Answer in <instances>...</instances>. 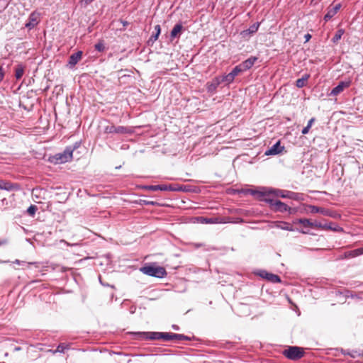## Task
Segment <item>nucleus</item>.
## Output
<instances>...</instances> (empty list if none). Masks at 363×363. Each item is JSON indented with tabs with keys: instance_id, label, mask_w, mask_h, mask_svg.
Returning <instances> with one entry per match:
<instances>
[{
	"instance_id": "35",
	"label": "nucleus",
	"mask_w": 363,
	"mask_h": 363,
	"mask_svg": "<svg viewBox=\"0 0 363 363\" xmlns=\"http://www.w3.org/2000/svg\"><path fill=\"white\" fill-rule=\"evenodd\" d=\"M94 48L96 50L99 52H104L105 50V45L102 40H100L94 45Z\"/></svg>"
},
{
	"instance_id": "7",
	"label": "nucleus",
	"mask_w": 363,
	"mask_h": 363,
	"mask_svg": "<svg viewBox=\"0 0 363 363\" xmlns=\"http://www.w3.org/2000/svg\"><path fill=\"white\" fill-rule=\"evenodd\" d=\"M135 340H161V332H130L129 333Z\"/></svg>"
},
{
	"instance_id": "57",
	"label": "nucleus",
	"mask_w": 363,
	"mask_h": 363,
	"mask_svg": "<svg viewBox=\"0 0 363 363\" xmlns=\"http://www.w3.org/2000/svg\"><path fill=\"white\" fill-rule=\"evenodd\" d=\"M14 350H16V351L20 350V347H15Z\"/></svg>"
},
{
	"instance_id": "36",
	"label": "nucleus",
	"mask_w": 363,
	"mask_h": 363,
	"mask_svg": "<svg viewBox=\"0 0 363 363\" xmlns=\"http://www.w3.org/2000/svg\"><path fill=\"white\" fill-rule=\"evenodd\" d=\"M359 255H361V253L360 252L357 251V249L345 253L346 257H354Z\"/></svg>"
},
{
	"instance_id": "16",
	"label": "nucleus",
	"mask_w": 363,
	"mask_h": 363,
	"mask_svg": "<svg viewBox=\"0 0 363 363\" xmlns=\"http://www.w3.org/2000/svg\"><path fill=\"white\" fill-rule=\"evenodd\" d=\"M259 26H260V23L256 22V23H253L252 25H251L249 27V28L242 30L240 33V34L243 38L250 36L251 35L255 33L258 30Z\"/></svg>"
},
{
	"instance_id": "10",
	"label": "nucleus",
	"mask_w": 363,
	"mask_h": 363,
	"mask_svg": "<svg viewBox=\"0 0 363 363\" xmlns=\"http://www.w3.org/2000/svg\"><path fill=\"white\" fill-rule=\"evenodd\" d=\"M40 14L37 11L32 12L28 18V21L26 23L25 26L28 30L33 29L39 23Z\"/></svg>"
},
{
	"instance_id": "5",
	"label": "nucleus",
	"mask_w": 363,
	"mask_h": 363,
	"mask_svg": "<svg viewBox=\"0 0 363 363\" xmlns=\"http://www.w3.org/2000/svg\"><path fill=\"white\" fill-rule=\"evenodd\" d=\"M74 148L66 147L62 152H59L49 159L50 162L55 164H63L71 161L72 159Z\"/></svg>"
},
{
	"instance_id": "12",
	"label": "nucleus",
	"mask_w": 363,
	"mask_h": 363,
	"mask_svg": "<svg viewBox=\"0 0 363 363\" xmlns=\"http://www.w3.org/2000/svg\"><path fill=\"white\" fill-rule=\"evenodd\" d=\"M351 84V82L348 81H341L338 83V84L335 86L329 94V96H335L340 94L345 88H348Z\"/></svg>"
},
{
	"instance_id": "9",
	"label": "nucleus",
	"mask_w": 363,
	"mask_h": 363,
	"mask_svg": "<svg viewBox=\"0 0 363 363\" xmlns=\"http://www.w3.org/2000/svg\"><path fill=\"white\" fill-rule=\"evenodd\" d=\"M257 274L260 277H262L272 283H280L281 281V279L279 276L272 274V273H270V272H268L266 270H259V272L257 273Z\"/></svg>"
},
{
	"instance_id": "2",
	"label": "nucleus",
	"mask_w": 363,
	"mask_h": 363,
	"mask_svg": "<svg viewBox=\"0 0 363 363\" xmlns=\"http://www.w3.org/2000/svg\"><path fill=\"white\" fill-rule=\"evenodd\" d=\"M259 201H264L267 203L270 209L274 212L285 213L288 212L289 214H293L296 212L295 208L289 206L285 203L280 200L263 197V199H259Z\"/></svg>"
},
{
	"instance_id": "55",
	"label": "nucleus",
	"mask_w": 363,
	"mask_h": 363,
	"mask_svg": "<svg viewBox=\"0 0 363 363\" xmlns=\"http://www.w3.org/2000/svg\"><path fill=\"white\" fill-rule=\"evenodd\" d=\"M32 264L37 265L38 263L37 262H28V265H32Z\"/></svg>"
},
{
	"instance_id": "56",
	"label": "nucleus",
	"mask_w": 363,
	"mask_h": 363,
	"mask_svg": "<svg viewBox=\"0 0 363 363\" xmlns=\"http://www.w3.org/2000/svg\"><path fill=\"white\" fill-rule=\"evenodd\" d=\"M298 230V232H300V233H303V234L307 233V232H306V231H304V230Z\"/></svg>"
},
{
	"instance_id": "42",
	"label": "nucleus",
	"mask_w": 363,
	"mask_h": 363,
	"mask_svg": "<svg viewBox=\"0 0 363 363\" xmlns=\"http://www.w3.org/2000/svg\"><path fill=\"white\" fill-rule=\"evenodd\" d=\"M340 8H341V4H337L333 8H330V9L335 14H336L337 13V11L340 9Z\"/></svg>"
},
{
	"instance_id": "14",
	"label": "nucleus",
	"mask_w": 363,
	"mask_h": 363,
	"mask_svg": "<svg viewBox=\"0 0 363 363\" xmlns=\"http://www.w3.org/2000/svg\"><path fill=\"white\" fill-rule=\"evenodd\" d=\"M82 55L83 52L81 50L72 54L69 57L67 66L69 68H73L82 59Z\"/></svg>"
},
{
	"instance_id": "25",
	"label": "nucleus",
	"mask_w": 363,
	"mask_h": 363,
	"mask_svg": "<svg viewBox=\"0 0 363 363\" xmlns=\"http://www.w3.org/2000/svg\"><path fill=\"white\" fill-rule=\"evenodd\" d=\"M155 34L152 35L151 37L149 39V42L150 41H152V43H154L155 41H156L160 33H161V28H160V25H156L155 26Z\"/></svg>"
},
{
	"instance_id": "50",
	"label": "nucleus",
	"mask_w": 363,
	"mask_h": 363,
	"mask_svg": "<svg viewBox=\"0 0 363 363\" xmlns=\"http://www.w3.org/2000/svg\"><path fill=\"white\" fill-rule=\"evenodd\" d=\"M14 263H16V264H19V265H20V264H24V263H26V262H25L24 261H21V260H19V259H16V260L14 261Z\"/></svg>"
},
{
	"instance_id": "45",
	"label": "nucleus",
	"mask_w": 363,
	"mask_h": 363,
	"mask_svg": "<svg viewBox=\"0 0 363 363\" xmlns=\"http://www.w3.org/2000/svg\"><path fill=\"white\" fill-rule=\"evenodd\" d=\"M309 130H310V128H309L308 127L306 126V127H304V128L302 129V130H301V133H302L303 135H306V134H308V133Z\"/></svg>"
},
{
	"instance_id": "34",
	"label": "nucleus",
	"mask_w": 363,
	"mask_h": 363,
	"mask_svg": "<svg viewBox=\"0 0 363 363\" xmlns=\"http://www.w3.org/2000/svg\"><path fill=\"white\" fill-rule=\"evenodd\" d=\"M335 14L331 11L330 7L328 9L327 13L324 16V21L328 22L330 21Z\"/></svg>"
},
{
	"instance_id": "15",
	"label": "nucleus",
	"mask_w": 363,
	"mask_h": 363,
	"mask_svg": "<svg viewBox=\"0 0 363 363\" xmlns=\"http://www.w3.org/2000/svg\"><path fill=\"white\" fill-rule=\"evenodd\" d=\"M221 84L219 77H216L206 84V90L208 93L213 94L216 92L218 86Z\"/></svg>"
},
{
	"instance_id": "37",
	"label": "nucleus",
	"mask_w": 363,
	"mask_h": 363,
	"mask_svg": "<svg viewBox=\"0 0 363 363\" xmlns=\"http://www.w3.org/2000/svg\"><path fill=\"white\" fill-rule=\"evenodd\" d=\"M38 210V208L35 205H30L28 209H27V213L31 216H33L35 213V212L37 211Z\"/></svg>"
},
{
	"instance_id": "48",
	"label": "nucleus",
	"mask_w": 363,
	"mask_h": 363,
	"mask_svg": "<svg viewBox=\"0 0 363 363\" xmlns=\"http://www.w3.org/2000/svg\"><path fill=\"white\" fill-rule=\"evenodd\" d=\"M80 144L81 143L79 142H77L74 144L73 146H69V147L71 148H74V150L75 149H77L80 146Z\"/></svg>"
},
{
	"instance_id": "30",
	"label": "nucleus",
	"mask_w": 363,
	"mask_h": 363,
	"mask_svg": "<svg viewBox=\"0 0 363 363\" xmlns=\"http://www.w3.org/2000/svg\"><path fill=\"white\" fill-rule=\"evenodd\" d=\"M344 30L343 29H339L336 31L335 35L333 36V38H332V41L335 43H337V41H339L341 38H342V35L344 34Z\"/></svg>"
},
{
	"instance_id": "43",
	"label": "nucleus",
	"mask_w": 363,
	"mask_h": 363,
	"mask_svg": "<svg viewBox=\"0 0 363 363\" xmlns=\"http://www.w3.org/2000/svg\"><path fill=\"white\" fill-rule=\"evenodd\" d=\"M4 69L2 66L0 67V82L4 79Z\"/></svg>"
},
{
	"instance_id": "54",
	"label": "nucleus",
	"mask_w": 363,
	"mask_h": 363,
	"mask_svg": "<svg viewBox=\"0 0 363 363\" xmlns=\"http://www.w3.org/2000/svg\"><path fill=\"white\" fill-rule=\"evenodd\" d=\"M6 243V240H4L0 241V246Z\"/></svg>"
},
{
	"instance_id": "28",
	"label": "nucleus",
	"mask_w": 363,
	"mask_h": 363,
	"mask_svg": "<svg viewBox=\"0 0 363 363\" xmlns=\"http://www.w3.org/2000/svg\"><path fill=\"white\" fill-rule=\"evenodd\" d=\"M342 353L345 355H348L352 358H355L357 357L362 356L363 354L359 353L357 350H342Z\"/></svg>"
},
{
	"instance_id": "49",
	"label": "nucleus",
	"mask_w": 363,
	"mask_h": 363,
	"mask_svg": "<svg viewBox=\"0 0 363 363\" xmlns=\"http://www.w3.org/2000/svg\"><path fill=\"white\" fill-rule=\"evenodd\" d=\"M206 223H213L212 218H203Z\"/></svg>"
},
{
	"instance_id": "44",
	"label": "nucleus",
	"mask_w": 363,
	"mask_h": 363,
	"mask_svg": "<svg viewBox=\"0 0 363 363\" xmlns=\"http://www.w3.org/2000/svg\"><path fill=\"white\" fill-rule=\"evenodd\" d=\"M311 38H312V36L310 33L305 34L304 35L305 43L308 42L311 39Z\"/></svg>"
},
{
	"instance_id": "53",
	"label": "nucleus",
	"mask_w": 363,
	"mask_h": 363,
	"mask_svg": "<svg viewBox=\"0 0 363 363\" xmlns=\"http://www.w3.org/2000/svg\"><path fill=\"white\" fill-rule=\"evenodd\" d=\"M357 251L360 252L361 255H363V247L357 249Z\"/></svg>"
},
{
	"instance_id": "26",
	"label": "nucleus",
	"mask_w": 363,
	"mask_h": 363,
	"mask_svg": "<svg viewBox=\"0 0 363 363\" xmlns=\"http://www.w3.org/2000/svg\"><path fill=\"white\" fill-rule=\"evenodd\" d=\"M323 229L332 230H333L335 232H339V231H342V228L341 227H340L337 225H335L333 223H330L328 224V223L324 224Z\"/></svg>"
},
{
	"instance_id": "3",
	"label": "nucleus",
	"mask_w": 363,
	"mask_h": 363,
	"mask_svg": "<svg viewBox=\"0 0 363 363\" xmlns=\"http://www.w3.org/2000/svg\"><path fill=\"white\" fill-rule=\"evenodd\" d=\"M144 274L156 278H164L167 273L163 267L157 266L155 264L145 265L140 269Z\"/></svg>"
},
{
	"instance_id": "38",
	"label": "nucleus",
	"mask_w": 363,
	"mask_h": 363,
	"mask_svg": "<svg viewBox=\"0 0 363 363\" xmlns=\"http://www.w3.org/2000/svg\"><path fill=\"white\" fill-rule=\"evenodd\" d=\"M140 203L147 206H155L157 204V202L153 201L140 200Z\"/></svg>"
},
{
	"instance_id": "47",
	"label": "nucleus",
	"mask_w": 363,
	"mask_h": 363,
	"mask_svg": "<svg viewBox=\"0 0 363 363\" xmlns=\"http://www.w3.org/2000/svg\"><path fill=\"white\" fill-rule=\"evenodd\" d=\"M314 121H315V118H311L308 121V124H307L306 126L308 127L309 128H311Z\"/></svg>"
},
{
	"instance_id": "52",
	"label": "nucleus",
	"mask_w": 363,
	"mask_h": 363,
	"mask_svg": "<svg viewBox=\"0 0 363 363\" xmlns=\"http://www.w3.org/2000/svg\"><path fill=\"white\" fill-rule=\"evenodd\" d=\"M121 23H123V26H127L129 24L126 21H121Z\"/></svg>"
},
{
	"instance_id": "41",
	"label": "nucleus",
	"mask_w": 363,
	"mask_h": 363,
	"mask_svg": "<svg viewBox=\"0 0 363 363\" xmlns=\"http://www.w3.org/2000/svg\"><path fill=\"white\" fill-rule=\"evenodd\" d=\"M340 8H341V4H337L333 8H330V9L335 14H336L337 13V11L340 9Z\"/></svg>"
},
{
	"instance_id": "46",
	"label": "nucleus",
	"mask_w": 363,
	"mask_h": 363,
	"mask_svg": "<svg viewBox=\"0 0 363 363\" xmlns=\"http://www.w3.org/2000/svg\"><path fill=\"white\" fill-rule=\"evenodd\" d=\"M94 0H82L81 3L84 4L85 6L89 5Z\"/></svg>"
},
{
	"instance_id": "21",
	"label": "nucleus",
	"mask_w": 363,
	"mask_h": 363,
	"mask_svg": "<svg viewBox=\"0 0 363 363\" xmlns=\"http://www.w3.org/2000/svg\"><path fill=\"white\" fill-rule=\"evenodd\" d=\"M345 296L347 298L356 299L357 301H363V292H360L359 294H353L350 291H347Z\"/></svg>"
},
{
	"instance_id": "1",
	"label": "nucleus",
	"mask_w": 363,
	"mask_h": 363,
	"mask_svg": "<svg viewBox=\"0 0 363 363\" xmlns=\"http://www.w3.org/2000/svg\"><path fill=\"white\" fill-rule=\"evenodd\" d=\"M243 192L246 194H250L257 199H263V197L272 194L277 197L289 199L294 201H301L304 200V194L302 193L279 189L263 188L262 190L247 189Z\"/></svg>"
},
{
	"instance_id": "6",
	"label": "nucleus",
	"mask_w": 363,
	"mask_h": 363,
	"mask_svg": "<svg viewBox=\"0 0 363 363\" xmlns=\"http://www.w3.org/2000/svg\"><path fill=\"white\" fill-rule=\"evenodd\" d=\"M282 354L291 360H298L303 357V349L297 346H289L285 349Z\"/></svg>"
},
{
	"instance_id": "24",
	"label": "nucleus",
	"mask_w": 363,
	"mask_h": 363,
	"mask_svg": "<svg viewBox=\"0 0 363 363\" xmlns=\"http://www.w3.org/2000/svg\"><path fill=\"white\" fill-rule=\"evenodd\" d=\"M218 77L221 81V83L225 82L228 84L232 83L235 79L233 76H232L230 72L227 74H224V75L218 76Z\"/></svg>"
},
{
	"instance_id": "22",
	"label": "nucleus",
	"mask_w": 363,
	"mask_h": 363,
	"mask_svg": "<svg viewBox=\"0 0 363 363\" xmlns=\"http://www.w3.org/2000/svg\"><path fill=\"white\" fill-rule=\"evenodd\" d=\"M309 77V74H305L301 78L298 79L296 81V86L298 88H303V86H306V81L308 79Z\"/></svg>"
},
{
	"instance_id": "18",
	"label": "nucleus",
	"mask_w": 363,
	"mask_h": 363,
	"mask_svg": "<svg viewBox=\"0 0 363 363\" xmlns=\"http://www.w3.org/2000/svg\"><path fill=\"white\" fill-rule=\"evenodd\" d=\"M183 30V26L181 23H177L172 28L170 33L171 40L179 37V33Z\"/></svg>"
},
{
	"instance_id": "19",
	"label": "nucleus",
	"mask_w": 363,
	"mask_h": 363,
	"mask_svg": "<svg viewBox=\"0 0 363 363\" xmlns=\"http://www.w3.org/2000/svg\"><path fill=\"white\" fill-rule=\"evenodd\" d=\"M309 208L311 210V213H320L325 216H331L330 211L328 209H325L323 208L318 207L315 206H309Z\"/></svg>"
},
{
	"instance_id": "17",
	"label": "nucleus",
	"mask_w": 363,
	"mask_h": 363,
	"mask_svg": "<svg viewBox=\"0 0 363 363\" xmlns=\"http://www.w3.org/2000/svg\"><path fill=\"white\" fill-rule=\"evenodd\" d=\"M257 60V57L252 56L240 63V65L243 71H246L250 69Z\"/></svg>"
},
{
	"instance_id": "20",
	"label": "nucleus",
	"mask_w": 363,
	"mask_h": 363,
	"mask_svg": "<svg viewBox=\"0 0 363 363\" xmlns=\"http://www.w3.org/2000/svg\"><path fill=\"white\" fill-rule=\"evenodd\" d=\"M293 224H301L303 228H311L312 221L307 218H296L293 220Z\"/></svg>"
},
{
	"instance_id": "51",
	"label": "nucleus",
	"mask_w": 363,
	"mask_h": 363,
	"mask_svg": "<svg viewBox=\"0 0 363 363\" xmlns=\"http://www.w3.org/2000/svg\"><path fill=\"white\" fill-rule=\"evenodd\" d=\"M172 328L175 330H179V327L177 325H172Z\"/></svg>"
},
{
	"instance_id": "40",
	"label": "nucleus",
	"mask_w": 363,
	"mask_h": 363,
	"mask_svg": "<svg viewBox=\"0 0 363 363\" xmlns=\"http://www.w3.org/2000/svg\"><path fill=\"white\" fill-rule=\"evenodd\" d=\"M340 8H341V4H337L333 8H330V9L335 14H336L337 13V11L340 9Z\"/></svg>"
},
{
	"instance_id": "4",
	"label": "nucleus",
	"mask_w": 363,
	"mask_h": 363,
	"mask_svg": "<svg viewBox=\"0 0 363 363\" xmlns=\"http://www.w3.org/2000/svg\"><path fill=\"white\" fill-rule=\"evenodd\" d=\"M141 189L149 191H185L186 186H180L179 184H162L158 185H144Z\"/></svg>"
},
{
	"instance_id": "29",
	"label": "nucleus",
	"mask_w": 363,
	"mask_h": 363,
	"mask_svg": "<svg viewBox=\"0 0 363 363\" xmlns=\"http://www.w3.org/2000/svg\"><path fill=\"white\" fill-rule=\"evenodd\" d=\"M24 74V67L22 65H18L16 68L15 77L17 79H21Z\"/></svg>"
},
{
	"instance_id": "27",
	"label": "nucleus",
	"mask_w": 363,
	"mask_h": 363,
	"mask_svg": "<svg viewBox=\"0 0 363 363\" xmlns=\"http://www.w3.org/2000/svg\"><path fill=\"white\" fill-rule=\"evenodd\" d=\"M174 340H188L190 341L193 339H194V337H189L187 335H185L184 334H178V333H174Z\"/></svg>"
},
{
	"instance_id": "8",
	"label": "nucleus",
	"mask_w": 363,
	"mask_h": 363,
	"mask_svg": "<svg viewBox=\"0 0 363 363\" xmlns=\"http://www.w3.org/2000/svg\"><path fill=\"white\" fill-rule=\"evenodd\" d=\"M104 132L106 133H116V134H133L134 133V130L132 127L127 126H116L114 125H108L104 128Z\"/></svg>"
},
{
	"instance_id": "33",
	"label": "nucleus",
	"mask_w": 363,
	"mask_h": 363,
	"mask_svg": "<svg viewBox=\"0 0 363 363\" xmlns=\"http://www.w3.org/2000/svg\"><path fill=\"white\" fill-rule=\"evenodd\" d=\"M243 72L242 69L241 68L240 65H238L235 66L232 71L230 72L232 76L235 78L236 76H238L240 72Z\"/></svg>"
},
{
	"instance_id": "39",
	"label": "nucleus",
	"mask_w": 363,
	"mask_h": 363,
	"mask_svg": "<svg viewBox=\"0 0 363 363\" xmlns=\"http://www.w3.org/2000/svg\"><path fill=\"white\" fill-rule=\"evenodd\" d=\"M311 228H318L323 229L324 224H322L320 222H318L316 220L314 222L312 221V225H311Z\"/></svg>"
},
{
	"instance_id": "31",
	"label": "nucleus",
	"mask_w": 363,
	"mask_h": 363,
	"mask_svg": "<svg viewBox=\"0 0 363 363\" xmlns=\"http://www.w3.org/2000/svg\"><path fill=\"white\" fill-rule=\"evenodd\" d=\"M282 230H288V231H294V229L291 223L286 222H282L281 225H278Z\"/></svg>"
},
{
	"instance_id": "11",
	"label": "nucleus",
	"mask_w": 363,
	"mask_h": 363,
	"mask_svg": "<svg viewBox=\"0 0 363 363\" xmlns=\"http://www.w3.org/2000/svg\"><path fill=\"white\" fill-rule=\"evenodd\" d=\"M0 189L6 190L7 191H16L21 189V186L18 183H12L0 179Z\"/></svg>"
},
{
	"instance_id": "13",
	"label": "nucleus",
	"mask_w": 363,
	"mask_h": 363,
	"mask_svg": "<svg viewBox=\"0 0 363 363\" xmlns=\"http://www.w3.org/2000/svg\"><path fill=\"white\" fill-rule=\"evenodd\" d=\"M284 150V147L281 145L280 141H277L265 152L266 155H276L281 153Z\"/></svg>"
},
{
	"instance_id": "32",
	"label": "nucleus",
	"mask_w": 363,
	"mask_h": 363,
	"mask_svg": "<svg viewBox=\"0 0 363 363\" xmlns=\"http://www.w3.org/2000/svg\"><path fill=\"white\" fill-rule=\"evenodd\" d=\"M161 340H164L165 341L172 340H174V333H163L161 332Z\"/></svg>"
},
{
	"instance_id": "23",
	"label": "nucleus",
	"mask_w": 363,
	"mask_h": 363,
	"mask_svg": "<svg viewBox=\"0 0 363 363\" xmlns=\"http://www.w3.org/2000/svg\"><path fill=\"white\" fill-rule=\"evenodd\" d=\"M70 348L69 344L67 343H60L57 347V349L54 350L52 352L55 354L56 352L63 353L65 350H69Z\"/></svg>"
}]
</instances>
